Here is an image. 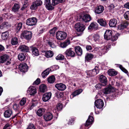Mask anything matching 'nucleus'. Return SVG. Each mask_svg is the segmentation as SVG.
Wrapping results in <instances>:
<instances>
[{
  "mask_svg": "<svg viewBox=\"0 0 129 129\" xmlns=\"http://www.w3.org/2000/svg\"><path fill=\"white\" fill-rule=\"evenodd\" d=\"M67 33L64 31H58L56 33V37L57 39L61 40L64 39L66 37Z\"/></svg>",
  "mask_w": 129,
  "mask_h": 129,
  "instance_id": "f257e3e1",
  "label": "nucleus"
},
{
  "mask_svg": "<svg viewBox=\"0 0 129 129\" xmlns=\"http://www.w3.org/2000/svg\"><path fill=\"white\" fill-rule=\"evenodd\" d=\"M32 33L31 31L26 30L23 31L21 35V37H23L27 40L31 39L32 37Z\"/></svg>",
  "mask_w": 129,
  "mask_h": 129,
  "instance_id": "f03ea898",
  "label": "nucleus"
},
{
  "mask_svg": "<svg viewBox=\"0 0 129 129\" xmlns=\"http://www.w3.org/2000/svg\"><path fill=\"white\" fill-rule=\"evenodd\" d=\"M79 19L81 21L87 22L90 21L91 20V18L89 15L86 14L80 15L79 16Z\"/></svg>",
  "mask_w": 129,
  "mask_h": 129,
  "instance_id": "7ed1b4c3",
  "label": "nucleus"
},
{
  "mask_svg": "<svg viewBox=\"0 0 129 129\" xmlns=\"http://www.w3.org/2000/svg\"><path fill=\"white\" fill-rule=\"evenodd\" d=\"M74 27L77 31L79 32H83L85 28L84 25L79 23H76Z\"/></svg>",
  "mask_w": 129,
  "mask_h": 129,
  "instance_id": "20e7f679",
  "label": "nucleus"
},
{
  "mask_svg": "<svg viewBox=\"0 0 129 129\" xmlns=\"http://www.w3.org/2000/svg\"><path fill=\"white\" fill-rule=\"evenodd\" d=\"M42 4V1L41 0H38L34 2L30 7L32 10H36L38 7L41 6Z\"/></svg>",
  "mask_w": 129,
  "mask_h": 129,
  "instance_id": "39448f33",
  "label": "nucleus"
},
{
  "mask_svg": "<svg viewBox=\"0 0 129 129\" xmlns=\"http://www.w3.org/2000/svg\"><path fill=\"white\" fill-rule=\"evenodd\" d=\"M100 69L98 66H96L93 70L89 71L87 73V75L90 76H94L99 73Z\"/></svg>",
  "mask_w": 129,
  "mask_h": 129,
  "instance_id": "423d86ee",
  "label": "nucleus"
},
{
  "mask_svg": "<svg viewBox=\"0 0 129 129\" xmlns=\"http://www.w3.org/2000/svg\"><path fill=\"white\" fill-rule=\"evenodd\" d=\"M64 54L67 57H73L75 56V54L72 48H70L65 52Z\"/></svg>",
  "mask_w": 129,
  "mask_h": 129,
  "instance_id": "0eeeda50",
  "label": "nucleus"
},
{
  "mask_svg": "<svg viewBox=\"0 0 129 129\" xmlns=\"http://www.w3.org/2000/svg\"><path fill=\"white\" fill-rule=\"evenodd\" d=\"M37 22V19L35 17H32L27 19L26 21V24L28 26H33L36 24Z\"/></svg>",
  "mask_w": 129,
  "mask_h": 129,
  "instance_id": "6e6552de",
  "label": "nucleus"
},
{
  "mask_svg": "<svg viewBox=\"0 0 129 129\" xmlns=\"http://www.w3.org/2000/svg\"><path fill=\"white\" fill-rule=\"evenodd\" d=\"M94 104L97 108L101 109L103 107L104 103L102 100L99 99L95 101Z\"/></svg>",
  "mask_w": 129,
  "mask_h": 129,
  "instance_id": "1a4fd4ad",
  "label": "nucleus"
},
{
  "mask_svg": "<svg viewBox=\"0 0 129 129\" xmlns=\"http://www.w3.org/2000/svg\"><path fill=\"white\" fill-rule=\"evenodd\" d=\"M113 34V32L112 30H106L104 35L105 39L107 40H110Z\"/></svg>",
  "mask_w": 129,
  "mask_h": 129,
  "instance_id": "9d476101",
  "label": "nucleus"
},
{
  "mask_svg": "<svg viewBox=\"0 0 129 129\" xmlns=\"http://www.w3.org/2000/svg\"><path fill=\"white\" fill-rule=\"evenodd\" d=\"M51 95L52 94L50 92L44 93L43 95V101L45 102L47 101L50 99Z\"/></svg>",
  "mask_w": 129,
  "mask_h": 129,
  "instance_id": "9b49d317",
  "label": "nucleus"
},
{
  "mask_svg": "<svg viewBox=\"0 0 129 129\" xmlns=\"http://www.w3.org/2000/svg\"><path fill=\"white\" fill-rule=\"evenodd\" d=\"M55 87L59 90L63 91L66 88V85L62 83H57L55 85Z\"/></svg>",
  "mask_w": 129,
  "mask_h": 129,
  "instance_id": "f8f14e48",
  "label": "nucleus"
},
{
  "mask_svg": "<svg viewBox=\"0 0 129 129\" xmlns=\"http://www.w3.org/2000/svg\"><path fill=\"white\" fill-rule=\"evenodd\" d=\"M19 68L20 71L23 72H26L28 69L27 65L25 63L20 64L19 66Z\"/></svg>",
  "mask_w": 129,
  "mask_h": 129,
  "instance_id": "ddd939ff",
  "label": "nucleus"
},
{
  "mask_svg": "<svg viewBox=\"0 0 129 129\" xmlns=\"http://www.w3.org/2000/svg\"><path fill=\"white\" fill-rule=\"evenodd\" d=\"M37 90L35 87L32 86L29 87L27 91V92L30 95H34L37 92Z\"/></svg>",
  "mask_w": 129,
  "mask_h": 129,
  "instance_id": "4468645a",
  "label": "nucleus"
},
{
  "mask_svg": "<svg viewBox=\"0 0 129 129\" xmlns=\"http://www.w3.org/2000/svg\"><path fill=\"white\" fill-rule=\"evenodd\" d=\"M117 22V20L116 19L113 18L110 20L109 22V25L110 27H114L116 26Z\"/></svg>",
  "mask_w": 129,
  "mask_h": 129,
  "instance_id": "2eb2a0df",
  "label": "nucleus"
},
{
  "mask_svg": "<svg viewBox=\"0 0 129 129\" xmlns=\"http://www.w3.org/2000/svg\"><path fill=\"white\" fill-rule=\"evenodd\" d=\"M30 47L33 55L36 56H37L39 55L38 49L36 47L31 46Z\"/></svg>",
  "mask_w": 129,
  "mask_h": 129,
  "instance_id": "dca6fc26",
  "label": "nucleus"
},
{
  "mask_svg": "<svg viewBox=\"0 0 129 129\" xmlns=\"http://www.w3.org/2000/svg\"><path fill=\"white\" fill-rule=\"evenodd\" d=\"M19 49L21 51L23 52H28L29 50V48L27 46L22 45H20L19 47Z\"/></svg>",
  "mask_w": 129,
  "mask_h": 129,
  "instance_id": "f3484780",
  "label": "nucleus"
},
{
  "mask_svg": "<svg viewBox=\"0 0 129 129\" xmlns=\"http://www.w3.org/2000/svg\"><path fill=\"white\" fill-rule=\"evenodd\" d=\"M99 80L101 82L104 84L103 86L106 84L107 80L106 77L105 76L103 75H101L100 76Z\"/></svg>",
  "mask_w": 129,
  "mask_h": 129,
  "instance_id": "a211bd4d",
  "label": "nucleus"
},
{
  "mask_svg": "<svg viewBox=\"0 0 129 129\" xmlns=\"http://www.w3.org/2000/svg\"><path fill=\"white\" fill-rule=\"evenodd\" d=\"M44 118L46 121L51 120L53 118L52 114L50 112L47 113L44 116Z\"/></svg>",
  "mask_w": 129,
  "mask_h": 129,
  "instance_id": "6ab92c4d",
  "label": "nucleus"
},
{
  "mask_svg": "<svg viewBox=\"0 0 129 129\" xmlns=\"http://www.w3.org/2000/svg\"><path fill=\"white\" fill-rule=\"evenodd\" d=\"M93 120V117L92 116H89L88 119L86 121L85 126H87L91 124Z\"/></svg>",
  "mask_w": 129,
  "mask_h": 129,
  "instance_id": "aec40b11",
  "label": "nucleus"
},
{
  "mask_svg": "<svg viewBox=\"0 0 129 129\" xmlns=\"http://www.w3.org/2000/svg\"><path fill=\"white\" fill-rule=\"evenodd\" d=\"M11 26V25L9 23L7 22L3 23L0 25V29H3L4 28H8Z\"/></svg>",
  "mask_w": 129,
  "mask_h": 129,
  "instance_id": "412c9836",
  "label": "nucleus"
},
{
  "mask_svg": "<svg viewBox=\"0 0 129 129\" xmlns=\"http://www.w3.org/2000/svg\"><path fill=\"white\" fill-rule=\"evenodd\" d=\"M12 113L13 112L11 110L8 109L5 112L4 115L6 118H9L11 116Z\"/></svg>",
  "mask_w": 129,
  "mask_h": 129,
  "instance_id": "4be33fe9",
  "label": "nucleus"
},
{
  "mask_svg": "<svg viewBox=\"0 0 129 129\" xmlns=\"http://www.w3.org/2000/svg\"><path fill=\"white\" fill-rule=\"evenodd\" d=\"M104 10V7L102 6H100L96 7L95 10V12L97 14L102 13Z\"/></svg>",
  "mask_w": 129,
  "mask_h": 129,
  "instance_id": "5701e85b",
  "label": "nucleus"
},
{
  "mask_svg": "<svg viewBox=\"0 0 129 129\" xmlns=\"http://www.w3.org/2000/svg\"><path fill=\"white\" fill-rule=\"evenodd\" d=\"M98 28V24L97 23L94 22H92L91 23L88 27L89 29L96 30Z\"/></svg>",
  "mask_w": 129,
  "mask_h": 129,
  "instance_id": "b1692460",
  "label": "nucleus"
},
{
  "mask_svg": "<svg viewBox=\"0 0 129 129\" xmlns=\"http://www.w3.org/2000/svg\"><path fill=\"white\" fill-rule=\"evenodd\" d=\"M75 50L77 54L78 55H81L82 53V50L79 46H76L75 48Z\"/></svg>",
  "mask_w": 129,
  "mask_h": 129,
  "instance_id": "393cba45",
  "label": "nucleus"
},
{
  "mask_svg": "<svg viewBox=\"0 0 129 129\" xmlns=\"http://www.w3.org/2000/svg\"><path fill=\"white\" fill-rule=\"evenodd\" d=\"M97 21L100 25L103 26H105L106 25V21L102 18L98 19L97 20Z\"/></svg>",
  "mask_w": 129,
  "mask_h": 129,
  "instance_id": "a878e982",
  "label": "nucleus"
},
{
  "mask_svg": "<svg viewBox=\"0 0 129 129\" xmlns=\"http://www.w3.org/2000/svg\"><path fill=\"white\" fill-rule=\"evenodd\" d=\"M51 69L49 68H48L43 71L42 73V76L43 78H45L47 77L49 73V71Z\"/></svg>",
  "mask_w": 129,
  "mask_h": 129,
  "instance_id": "bb28decb",
  "label": "nucleus"
},
{
  "mask_svg": "<svg viewBox=\"0 0 129 129\" xmlns=\"http://www.w3.org/2000/svg\"><path fill=\"white\" fill-rule=\"evenodd\" d=\"M39 89L40 91L44 92L47 90V87L45 85L43 84L40 86Z\"/></svg>",
  "mask_w": 129,
  "mask_h": 129,
  "instance_id": "cd10ccee",
  "label": "nucleus"
},
{
  "mask_svg": "<svg viewBox=\"0 0 129 129\" xmlns=\"http://www.w3.org/2000/svg\"><path fill=\"white\" fill-rule=\"evenodd\" d=\"M93 55L91 54L87 53L85 57V61H88L91 60L93 57Z\"/></svg>",
  "mask_w": 129,
  "mask_h": 129,
  "instance_id": "c85d7f7f",
  "label": "nucleus"
},
{
  "mask_svg": "<svg viewBox=\"0 0 129 129\" xmlns=\"http://www.w3.org/2000/svg\"><path fill=\"white\" fill-rule=\"evenodd\" d=\"M8 57V56L6 54L2 56L1 57H0V63H3L7 60Z\"/></svg>",
  "mask_w": 129,
  "mask_h": 129,
  "instance_id": "c756f323",
  "label": "nucleus"
},
{
  "mask_svg": "<svg viewBox=\"0 0 129 129\" xmlns=\"http://www.w3.org/2000/svg\"><path fill=\"white\" fill-rule=\"evenodd\" d=\"M108 74L111 76H114L117 74V72L115 71L114 69H110L108 72Z\"/></svg>",
  "mask_w": 129,
  "mask_h": 129,
  "instance_id": "7c9ffc66",
  "label": "nucleus"
},
{
  "mask_svg": "<svg viewBox=\"0 0 129 129\" xmlns=\"http://www.w3.org/2000/svg\"><path fill=\"white\" fill-rule=\"evenodd\" d=\"M55 80V77L54 75L50 76L47 78V81L50 83H53L54 82Z\"/></svg>",
  "mask_w": 129,
  "mask_h": 129,
  "instance_id": "2f4dec72",
  "label": "nucleus"
},
{
  "mask_svg": "<svg viewBox=\"0 0 129 129\" xmlns=\"http://www.w3.org/2000/svg\"><path fill=\"white\" fill-rule=\"evenodd\" d=\"M45 111V109L43 108H40L37 112V115L39 116H41L44 113Z\"/></svg>",
  "mask_w": 129,
  "mask_h": 129,
  "instance_id": "473e14b6",
  "label": "nucleus"
},
{
  "mask_svg": "<svg viewBox=\"0 0 129 129\" xmlns=\"http://www.w3.org/2000/svg\"><path fill=\"white\" fill-rule=\"evenodd\" d=\"M18 42V39L16 37L12 38L11 40V43L12 45H17Z\"/></svg>",
  "mask_w": 129,
  "mask_h": 129,
  "instance_id": "72a5a7b5",
  "label": "nucleus"
},
{
  "mask_svg": "<svg viewBox=\"0 0 129 129\" xmlns=\"http://www.w3.org/2000/svg\"><path fill=\"white\" fill-rule=\"evenodd\" d=\"M19 5L15 3L13 6V8L12 11L14 12H18L19 9L20 8Z\"/></svg>",
  "mask_w": 129,
  "mask_h": 129,
  "instance_id": "f704fd0d",
  "label": "nucleus"
},
{
  "mask_svg": "<svg viewBox=\"0 0 129 129\" xmlns=\"http://www.w3.org/2000/svg\"><path fill=\"white\" fill-rule=\"evenodd\" d=\"M53 55V52L51 50L46 52L45 54V56L47 58L52 57Z\"/></svg>",
  "mask_w": 129,
  "mask_h": 129,
  "instance_id": "c9c22d12",
  "label": "nucleus"
},
{
  "mask_svg": "<svg viewBox=\"0 0 129 129\" xmlns=\"http://www.w3.org/2000/svg\"><path fill=\"white\" fill-rule=\"evenodd\" d=\"M8 36V32L6 31L2 33L1 37L3 40H5L7 39Z\"/></svg>",
  "mask_w": 129,
  "mask_h": 129,
  "instance_id": "e433bc0d",
  "label": "nucleus"
},
{
  "mask_svg": "<svg viewBox=\"0 0 129 129\" xmlns=\"http://www.w3.org/2000/svg\"><path fill=\"white\" fill-rule=\"evenodd\" d=\"M82 91V89H79L74 91L72 93V94L73 97H74L79 94Z\"/></svg>",
  "mask_w": 129,
  "mask_h": 129,
  "instance_id": "4c0bfd02",
  "label": "nucleus"
},
{
  "mask_svg": "<svg viewBox=\"0 0 129 129\" xmlns=\"http://www.w3.org/2000/svg\"><path fill=\"white\" fill-rule=\"evenodd\" d=\"M45 4L46 8L48 10H51L54 8V7L52 6L50 4V2H49L48 3H46Z\"/></svg>",
  "mask_w": 129,
  "mask_h": 129,
  "instance_id": "58836bf2",
  "label": "nucleus"
},
{
  "mask_svg": "<svg viewBox=\"0 0 129 129\" xmlns=\"http://www.w3.org/2000/svg\"><path fill=\"white\" fill-rule=\"evenodd\" d=\"M25 57L24 54L20 53L18 55V58L19 60L21 61L24 60L25 58Z\"/></svg>",
  "mask_w": 129,
  "mask_h": 129,
  "instance_id": "ea45409f",
  "label": "nucleus"
},
{
  "mask_svg": "<svg viewBox=\"0 0 129 129\" xmlns=\"http://www.w3.org/2000/svg\"><path fill=\"white\" fill-rule=\"evenodd\" d=\"M70 44L69 40H67L66 41L61 43V46L62 48H65Z\"/></svg>",
  "mask_w": 129,
  "mask_h": 129,
  "instance_id": "a19ab883",
  "label": "nucleus"
},
{
  "mask_svg": "<svg viewBox=\"0 0 129 129\" xmlns=\"http://www.w3.org/2000/svg\"><path fill=\"white\" fill-rule=\"evenodd\" d=\"M22 23L21 22H19L16 24L15 26V29L17 31H19L22 28Z\"/></svg>",
  "mask_w": 129,
  "mask_h": 129,
  "instance_id": "79ce46f5",
  "label": "nucleus"
},
{
  "mask_svg": "<svg viewBox=\"0 0 129 129\" xmlns=\"http://www.w3.org/2000/svg\"><path fill=\"white\" fill-rule=\"evenodd\" d=\"M55 58L57 60H62L64 59V56L61 54H59Z\"/></svg>",
  "mask_w": 129,
  "mask_h": 129,
  "instance_id": "37998d69",
  "label": "nucleus"
},
{
  "mask_svg": "<svg viewBox=\"0 0 129 129\" xmlns=\"http://www.w3.org/2000/svg\"><path fill=\"white\" fill-rule=\"evenodd\" d=\"M92 38L95 42L99 41L100 40V36L97 34H94Z\"/></svg>",
  "mask_w": 129,
  "mask_h": 129,
  "instance_id": "c03bdc74",
  "label": "nucleus"
},
{
  "mask_svg": "<svg viewBox=\"0 0 129 129\" xmlns=\"http://www.w3.org/2000/svg\"><path fill=\"white\" fill-rule=\"evenodd\" d=\"M128 23L124 21L122 23L121 25V29L125 28L128 25Z\"/></svg>",
  "mask_w": 129,
  "mask_h": 129,
  "instance_id": "a18cd8bd",
  "label": "nucleus"
},
{
  "mask_svg": "<svg viewBox=\"0 0 129 129\" xmlns=\"http://www.w3.org/2000/svg\"><path fill=\"white\" fill-rule=\"evenodd\" d=\"M62 105L60 103H59L57 104L56 107V109L58 111L61 110L62 109Z\"/></svg>",
  "mask_w": 129,
  "mask_h": 129,
  "instance_id": "49530a36",
  "label": "nucleus"
},
{
  "mask_svg": "<svg viewBox=\"0 0 129 129\" xmlns=\"http://www.w3.org/2000/svg\"><path fill=\"white\" fill-rule=\"evenodd\" d=\"M118 66L120 68V69L123 72L125 73H128V71L125 68L123 67L121 65L119 64H117Z\"/></svg>",
  "mask_w": 129,
  "mask_h": 129,
  "instance_id": "de8ad7c7",
  "label": "nucleus"
},
{
  "mask_svg": "<svg viewBox=\"0 0 129 129\" xmlns=\"http://www.w3.org/2000/svg\"><path fill=\"white\" fill-rule=\"evenodd\" d=\"M118 36L117 35H114L112 36L111 38V41H116L118 39Z\"/></svg>",
  "mask_w": 129,
  "mask_h": 129,
  "instance_id": "09e8293b",
  "label": "nucleus"
},
{
  "mask_svg": "<svg viewBox=\"0 0 129 129\" xmlns=\"http://www.w3.org/2000/svg\"><path fill=\"white\" fill-rule=\"evenodd\" d=\"M26 101V99L23 98L20 102V104L21 106L24 105L25 104Z\"/></svg>",
  "mask_w": 129,
  "mask_h": 129,
  "instance_id": "8fccbe9b",
  "label": "nucleus"
},
{
  "mask_svg": "<svg viewBox=\"0 0 129 129\" xmlns=\"http://www.w3.org/2000/svg\"><path fill=\"white\" fill-rule=\"evenodd\" d=\"M111 91V89L110 88H106L104 91V93L107 94L109 93Z\"/></svg>",
  "mask_w": 129,
  "mask_h": 129,
  "instance_id": "3c124183",
  "label": "nucleus"
},
{
  "mask_svg": "<svg viewBox=\"0 0 129 129\" xmlns=\"http://www.w3.org/2000/svg\"><path fill=\"white\" fill-rule=\"evenodd\" d=\"M102 51V53L103 54L105 53L106 52L107 50L108 49V48L107 46H105L103 48V47L101 48Z\"/></svg>",
  "mask_w": 129,
  "mask_h": 129,
  "instance_id": "603ef678",
  "label": "nucleus"
},
{
  "mask_svg": "<svg viewBox=\"0 0 129 129\" xmlns=\"http://www.w3.org/2000/svg\"><path fill=\"white\" fill-rule=\"evenodd\" d=\"M56 94L57 97L58 98H60L62 97L63 96V94L61 92H58L56 93Z\"/></svg>",
  "mask_w": 129,
  "mask_h": 129,
  "instance_id": "864d4df0",
  "label": "nucleus"
},
{
  "mask_svg": "<svg viewBox=\"0 0 129 129\" xmlns=\"http://www.w3.org/2000/svg\"><path fill=\"white\" fill-rule=\"evenodd\" d=\"M48 44H49L50 47L52 48H54L56 46L52 42L49 41L48 42Z\"/></svg>",
  "mask_w": 129,
  "mask_h": 129,
  "instance_id": "5fc2aeb1",
  "label": "nucleus"
},
{
  "mask_svg": "<svg viewBox=\"0 0 129 129\" xmlns=\"http://www.w3.org/2000/svg\"><path fill=\"white\" fill-rule=\"evenodd\" d=\"M124 16L126 19L129 20V12H126L124 14Z\"/></svg>",
  "mask_w": 129,
  "mask_h": 129,
  "instance_id": "6e6d98bb",
  "label": "nucleus"
},
{
  "mask_svg": "<svg viewBox=\"0 0 129 129\" xmlns=\"http://www.w3.org/2000/svg\"><path fill=\"white\" fill-rule=\"evenodd\" d=\"M56 30V27H54L51 29L49 32L50 34H52V35H54Z\"/></svg>",
  "mask_w": 129,
  "mask_h": 129,
  "instance_id": "4d7b16f0",
  "label": "nucleus"
},
{
  "mask_svg": "<svg viewBox=\"0 0 129 129\" xmlns=\"http://www.w3.org/2000/svg\"><path fill=\"white\" fill-rule=\"evenodd\" d=\"M13 109L16 111L18 110L19 108V107L18 105L16 104H14L13 106Z\"/></svg>",
  "mask_w": 129,
  "mask_h": 129,
  "instance_id": "13d9d810",
  "label": "nucleus"
},
{
  "mask_svg": "<svg viewBox=\"0 0 129 129\" xmlns=\"http://www.w3.org/2000/svg\"><path fill=\"white\" fill-rule=\"evenodd\" d=\"M26 129H35L34 125L33 124H29Z\"/></svg>",
  "mask_w": 129,
  "mask_h": 129,
  "instance_id": "bf43d9fd",
  "label": "nucleus"
},
{
  "mask_svg": "<svg viewBox=\"0 0 129 129\" xmlns=\"http://www.w3.org/2000/svg\"><path fill=\"white\" fill-rule=\"evenodd\" d=\"M40 79L39 78H38L33 83V84H35L36 85H38L40 83Z\"/></svg>",
  "mask_w": 129,
  "mask_h": 129,
  "instance_id": "052dcab7",
  "label": "nucleus"
},
{
  "mask_svg": "<svg viewBox=\"0 0 129 129\" xmlns=\"http://www.w3.org/2000/svg\"><path fill=\"white\" fill-rule=\"evenodd\" d=\"M103 85L101 83L97 84L95 86V87L96 89H99L102 87Z\"/></svg>",
  "mask_w": 129,
  "mask_h": 129,
  "instance_id": "680f3d73",
  "label": "nucleus"
},
{
  "mask_svg": "<svg viewBox=\"0 0 129 129\" xmlns=\"http://www.w3.org/2000/svg\"><path fill=\"white\" fill-rule=\"evenodd\" d=\"M59 3V2L57 0H52V3L53 6H55L57 4Z\"/></svg>",
  "mask_w": 129,
  "mask_h": 129,
  "instance_id": "e2e57ef3",
  "label": "nucleus"
},
{
  "mask_svg": "<svg viewBox=\"0 0 129 129\" xmlns=\"http://www.w3.org/2000/svg\"><path fill=\"white\" fill-rule=\"evenodd\" d=\"M10 126V124L9 123H7L5 125L3 129H11L10 128H8Z\"/></svg>",
  "mask_w": 129,
  "mask_h": 129,
  "instance_id": "0e129e2a",
  "label": "nucleus"
},
{
  "mask_svg": "<svg viewBox=\"0 0 129 129\" xmlns=\"http://www.w3.org/2000/svg\"><path fill=\"white\" fill-rule=\"evenodd\" d=\"M86 49L87 51H89L92 50V48L90 45H87L86 47Z\"/></svg>",
  "mask_w": 129,
  "mask_h": 129,
  "instance_id": "69168bd1",
  "label": "nucleus"
},
{
  "mask_svg": "<svg viewBox=\"0 0 129 129\" xmlns=\"http://www.w3.org/2000/svg\"><path fill=\"white\" fill-rule=\"evenodd\" d=\"M124 7L126 8L129 9V2H127L124 5Z\"/></svg>",
  "mask_w": 129,
  "mask_h": 129,
  "instance_id": "338daca9",
  "label": "nucleus"
},
{
  "mask_svg": "<svg viewBox=\"0 0 129 129\" xmlns=\"http://www.w3.org/2000/svg\"><path fill=\"white\" fill-rule=\"evenodd\" d=\"M45 29L44 28H43L39 31L38 34H41L43 33L45 31Z\"/></svg>",
  "mask_w": 129,
  "mask_h": 129,
  "instance_id": "774afa93",
  "label": "nucleus"
}]
</instances>
